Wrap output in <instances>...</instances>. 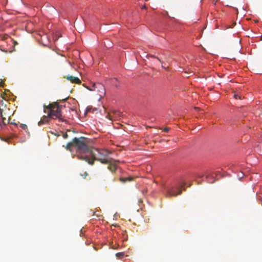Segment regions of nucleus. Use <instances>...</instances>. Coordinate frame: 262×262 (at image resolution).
Instances as JSON below:
<instances>
[{"label":"nucleus","mask_w":262,"mask_h":262,"mask_svg":"<svg viewBox=\"0 0 262 262\" xmlns=\"http://www.w3.org/2000/svg\"><path fill=\"white\" fill-rule=\"evenodd\" d=\"M90 155L78 156V159L87 162L90 165H93L95 161H98L105 164L110 162L109 155L111 152L105 149H97L93 148L90 151Z\"/></svg>","instance_id":"nucleus-1"},{"label":"nucleus","mask_w":262,"mask_h":262,"mask_svg":"<svg viewBox=\"0 0 262 262\" xmlns=\"http://www.w3.org/2000/svg\"><path fill=\"white\" fill-rule=\"evenodd\" d=\"M62 106L57 102L50 103L48 105H44L43 111L51 119H58L59 121H64V117L62 115Z\"/></svg>","instance_id":"nucleus-2"},{"label":"nucleus","mask_w":262,"mask_h":262,"mask_svg":"<svg viewBox=\"0 0 262 262\" xmlns=\"http://www.w3.org/2000/svg\"><path fill=\"white\" fill-rule=\"evenodd\" d=\"M91 140L84 137H80L79 138H74L73 139V143H74V147L77 148V151L82 152V154H78L77 157L78 158V156H84L85 155H90V151L92 149V147L90 146Z\"/></svg>","instance_id":"nucleus-3"},{"label":"nucleus","mask_w":262,"mask_h":262,"mask_svg":"<svg viewBox=\"0 0 262 262\" xmlns=\"http://www.w3.org/2000/svg\"><path fill=\"white\" fill-rule=\"evenodd\" d=\"M0 126H6L9 122V119L7 120V118L10 117V110L6 107V104L4 103L3 100H1L0 103Z\"/></svg>","instance_id":"nucleus-4"},{"label":"nucleus","mask_w":262,"mask_h":262,"mask_svg":"<svg viewBox=\"0 0 262 262\" xmlns=\"http://www.w3.org/2000/svg\"><path fill=\"white\" fill-rule=\"evenodd\" d=\"M185 183L183 182L167 190V195L169 196H176L182 193L181 188L185 186Z\"/></svg>","instance_id":"nucleus-5"},{"label":"nucleus","mask_w":262,"mask_h":262,"mask_svg":"<svg viewBox=\"0 0 262 262\" xmlns=\"http://www.w3.org/2000/svg\"><path fill=\"white\" fill-rule=\"evenodd\" d=\"M94 90L90 89V91L95 90L96 89H98V91L99 92V95L102 96V95L105 94V88L103 85L101 83H95L93 84ZM89 90L88 88H87Z\"/></svg>","instance_id":"nucleus-6"},{"label":"nucleus","mask_w":262,"mask_h":262,"mask_svg":"<svg viewBox=\"0 0 262 262\" xmlns=\"http://www.w3.org/2000/svg\"><path fill=\"white\" fill-rule=\"evenodd\" d=\"M118 162L117 160H114L112 158L110 159V162L108 163V169L112 172H114L116 170V163Z\"/></svg>","instance_id":"nucleus-7"},{"label":"nucleus","mask_w":262,"mask_h":262,"mask_svg":"<svg viewBox=\"0 0 262 262\" xmlns=\"http://www.w3.org/2000/svg\"><path fill=\"white\" fill-rule=\"evenodd\" d=\"M67 79L72 83L77 84L81 83L80 80L78 77H74L73 76H67Z\"/></svg>","instance_id":"nucleus-8"},{"label":"nucleus","mask_w":262,"mask_h":262,"mask_svg":"<svg viewBox=\"0 0 262 262\" xmlns=\"http://www.w3.org/2000/svg\"><path fill=\"white\" fill-rule=\"evenodd\" d=\"M49 119H51L49 117L47 116H44L38 122V125H41L42 124L48 123L49 121Z\"/></svg>","instance_id":"nucleus-9"},{"label":"nucleus","mask_w":262,"mask_h":262,"mask_svg":"<svg viewBox=\"0 0 262 262\" xmlns=\"http://www.w3.org/2000/svg\"><path fill=\"white\" fill-rule=\"evenodd\" d=\"M120 180L121 182L123 183H125L126 181H131L133 180V178L131 177H129L127 178H120Z\"/></svg>","instance_id":"nucleus-10"},{"label":"nucleus","mask_w":262,"mask_h":262,"mask_svg":"<svg viewBox=\"0 0 262 262\" xmlns=\"http://www.w3.org/2000/svg\"><path fill=\"white\" fill-rule=\"evenodd\" d=\"M72 147H74V143H73V140L72 141V142H69L67 144L66 148L68 150L71 151Z\"/></svg>","instance_id":"nucleus-11"},{"label":"nucleus","mask_w":262,"mask_h":262,"mask_svg":"<svg viewBox=\"0 0 262 262\" xmlns=\"http://www.w3.org/2000/svg\"><path fill=\"white\" fill-rule=\"evenodd\" d=\"M124 255L125 254L124 252H118L116 254V256L119 259L122 258Z\"/></svg>","instance_id":"nucleus-12"},{"label":"nucleus","mask_w":262,"mask_h":262,"mask_svg":"<svg viewBox=\"0 0 262 262\" xmlns=\"http://www.w3.org/2000/svg\"><path fill=\"white\" fill-rule=\"evenodd\" d=\"M20 127L21 128L25 130L26 132L28 130L27 125L25 124H20Z\"/></svg>","instance_id":"nucleus-13"},{"label":"nucleus","mask_w":262,"mask_h":262,"mask_svg":"<svg viewBox=\"0 0 262 262\" xmlns=\"http://www.w3.org/2000/svg\"><path fill=\"white\" fill-rule=\"evenodd\" d=\"M234 97L235 98V99H241V96L239 95L238 94H235L234 95Z\"/></svg>","instance_id":"nucleus-14"},{"label":"nucleus","mask_w":262,"mask_h":262,"mask_svg":"<svg viewBox=\"0 0 262 262\" xmlns=\"http://www.w3.org/2000/svg\"><path fill=\"white\" fill-rule=\"evenodd\" d=\"M149 57H151L152 58H156V57L154 56V55H149ZM156 58L161 63H162V62L161 61V60L158 58V57H156Z\"/></svg>","instance_id":"nucleus-15"},{"label":"nucleus","mask_w":262,"mask_h":262,"mask_svg":"<svg viewBox=\"0 0 262 262\" xmlns=\"http://www.w3.org/2000/svg\"><path fill=\"white\" fill-rule=\"evenodd\" d=\"M114 114L118 116H119L121 114V113L119 112V111H115L114 112Z\"/></svg>","instance_id":"nucleus-16"},{"label":"nucleus","mask_w":262,"mask_h":262,"mask_svg":"<svg viewBox=\"0 0 262 262\" xmlns=\"http://www.w3.org/2000/svg\"><path fill=\"white\" fill-rule=\"evenodd\" d=\"M4 84V83L3 81V80L2 79H0V86H3Z\"/></svg>","instance_id":"nucleus-17"},{"label":"nucleus","mask_w":262,"mask_h":262,"mask_svg":"<svg viewBox=\"0 0 262 262\" xmlns=\"http://www.w3.org/2000/svg\"><path fill=\"white\" fill-rule=\"evenodd\" d=\"M169 130V128L165 127L163 129V131L165 132H168Z\"/></svg>","instance_id":"nucleus-18"},{"label":"nucleus","mask_w":262,"mask_h":262,"mask_svg":"<svg viewBox=\"0 0 262 262\" xmlns=\"http://www.w3.org/2000/svg\"><path fill=\"white\" fill-rule=\"evenodd\" d=\"M68 137V135L67 133H64L63 135V137L65 139L67 138Z\"/></svg>","instance_id":"nucleus-19"},{"label":"nucleus","mask_w":262,"mask_h":262,"mask_svg":"<svg viewBox=\"0 0 262 262\" xmlns=\"http://www.w3.org/2000/svg\"><path fill=\"white\" fill-rule=\"evenodd\" d=\"M81 175L82 176H83V174H81ZM88 176V173H87L86 172H84V177H83V178H85V177H86V176Z\"/></svg>","instance_id":"nucleus-20"},{"label":"nucleus","mask_w":262,"mask_h":262,"mask_svg":"<svg viewBox=\"0 0 262 262\" xmlns=\"http://www.w3.org/2000/svg\"><path fill=\"white\" fill-rule=\"evenodd\" d=\"M106 117L108 118V119H110V120H112V119L110 117V115H107L106 116Z\"/></svg>","instance_id":"nucleus-21"},{"label":"nucleus","mask_w":262,"mask_h":262,"mask_svg":"<svg viewBox=\"0 0 262 262\" xmlns=\"http://www.w3.org/2000/svg\"><path fill=\"white\" fill-rule=\"evenodd\" d=\"M17 42L16 41H14V46H15V45H17Z\"/></svg>","instance_id":"nucleus-22"},{"label":"nucleus","mask_w":262,"mask_h":262,"mask_svg":"<svg viewBox=\"0 0 262 262\" xmlns=\"http://www.w3.org/2000/svg\"><path fill=\"white\" fill-rule=\"evenodd\" d=\"M113 80H115V81H117V78H114V79H113Z\"/></svg>","instance_id":"nucleus-23"},{"label":"nucleus","mask_w":262,"mask_h":262,"mask_svg":"<svg viewBox=\"0 0 262 262\" xmlns=\"http://www.w3.org/2000/svg\"><path fill=\"white\" fill-rule=\"evenodd\" d=\"M163 68L166 69L164 66H162Z\"/></svg>","instance_id":"nucleus-24"},{"label":"nucleus","mask_w":262,"mask_h":262,"mask_svg":"<svg viewBox=\"0 0 262 262\" xmlns=\"http://www.w3.org/2000/svg\"><path fill=\"white\" fill-rule=\"evenodd\" d=\"M261 155H262V151H261Z\"/></svg>","instance_id":"nucleus-25"}]
</instances>
